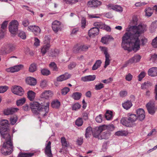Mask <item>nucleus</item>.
<instances>
[{
	"label": "nucleus",
	"instance_id": "obj_8",
	"mask_svg": "<svg viewBox=\"0 0 157 157\" xmlns=\"http://www.w3.org/2000/svg\"><path fill=\"white\" fill-rule=\"evenodd\" d=\"M95 22L94 24V27L92 28L89 30L88 32V35L90 37H93L97 35L99 32V26H96L95 25Z\"/></svg>",
	"mask_w": 157,
	"mask_h": 157
},
{
	"label": "nucleus",
	"instance_id": "obj_29",
	"mask_svg": "<svg viewBox=\"0 0 157 157\" xmlns=\"http://www.w3.org/2000/svg\"><path fill=\"white\" fill-rule=\"evenodd\" d=\"M110 135V132H109L106 130L103 131L101 134V137L102 139H107L109 138Z\"/></svg>",
	"mask_w": 157,
	"mask_h": 157
},
{
	"label": "nucleus",
	"instance_id": "obj_28",
	"mask_svg": "<svg viewBox=\"0 0 157 157\" xmlns=\"http://www.w3.org/2000/svg\"><path fill=\"white\" fill-rule=\"evenodd\" d=\"M127 117L132 124L138 119L136 114L130 113H128Z\"/></svg>",
	"mask_w": 157,
	"mask_h": 157
},
{
	"label": "nucleus",
	"instance_id": "obj_62",
	"mask_svg": "<svg viewBox=\"0 0 157 157\" xmlns=\"http://www.w3.org/2000/svg\"><path fill=\"white\" fill-rule=\"evenodd\" d=\"M76 63L75 62H72L68 65V68L70 70L72 69L76 66Z\"/></svg>",
	"mask_w": 157,
	"mask_h": 157
},
{
	"label": "nucleus",
	"instance_id": "obj_10",
	"mask_svg": "<svg viewBox=\"0 0 157 157\" xmlns=\"http://www.w3.org/2000/svg\"><path fill=\"white\" fill-rule=\"evenodd\" d=\"M102 50L104 54L105 55V60L104 67L105 68H106L110 63V60L109 59L110 56L108 52V50L106 48L102 47Z\"/></svg>",
	"mask_w": 157,
	"mask_h": 157
},
{
	"label": "nucleus",
	"instance_id": "obj_54",
	"mask_svg": "<svg viewBox=\"0 0 157 157\" xmlns=\"http://www.w3.org/2000/svg\"><path fill=\"white\" fill-rule=\"evenodd\" d=\"M81 107V105L78 103H75L72 106V109L73 110H77L80 109Z\"/></svg>",
	"mask_w": 157,
	"mask_h": 157
},
{
	"label": "nucleus",
	"instance_id": "obj_3",
	"mask_svg": "<svg viewBox=\"0 0 157 157\" xmlns=\"http://www.w3.org/2000/svg\"><path fill=\"white\" fill-rule=\"evenodd\" d=\"M7 143H3L2 147L1 150V153L5 155H10L13 151V144L8 141Z\"/></svg>",
	"mask_w": 157,
	"mask_h": 157
},
{
	"label": "nucleus",
	"instance_id": "obj_31",
	"mask_svg": "<svg viewBox=\"0 0 157 157\" xmlns=\"http://www.w3.org/2000/svg\"><path fill=\"white\" fill-rule=\"evenodd\" d=\"M152 83L148 81L145 82L141 85V88L142 90H147L149 87L151 86Z\"/></svg>",
	"mask_w": 157,
	"mask_h": 157
},
{
	"label": "nucleus",
	"instance_id": "obj_21",
	"mask_svg": "<svg viewBox=\"0 0 157 157\" xmlns=\"http://www.w3.org/2000/svg\"><path fill=\"white\" fill-rule=\"evenodd\" d=\"M114 128L115 127L113 124H109L108 125L104 124L100 126V128L101 130L103 129V131L106 130L110 132L113 131L114 130Z\"/></svg>",
	"mask_w": 157,
	"mask_h": 157
},
{
	"label": "nucleus",
	"instance_id": "obj_23",
	"mask_svg": "<svg viewBox=\"0 0 157 157\" xmlns=\"http://www.w3.org/2000/svg\"><path fill=\"white\" fill-rule=\"evenodd\" d=\"M107 6L109 10L112 9L119 12H122V8L120 6L117 5H113L112 4H109Z\"/></svg>",
	"mask_w": 157,
	"mask_h": 157
},
{
	"label": "nucleus",
	"instance_id": "obj_12",
	"mask_svg": "<svg viewBox=\"0 0 157 157\" xmlns=\"http://www.w3.org/2000/svg\"><path fill=\"white\" fill-rule=\"evenodd\" d=\"M141 57L139 55H135L132 58L130 59L128 61H127L126 62L125 65V66H126L128 64H131L133 63H137L139 61Z\"/></svg>",
	"mask_w": 157,
	"mask_h": 157
},
{
	"label": "nucleus",
	"instance_id": "obj_49",
	"mask_svg": "<svg viewBox=\"0 0 157 157\" xmlns=\"http://www.w3.org/2000/svg\"><path fill=\"white\" fill-rule=\"evenodd\" d=\"M36 70V66L35 63L32 64L29 67V71L31 72H33Z\"/></svg>",
	"mask_w": 157,
	"mask_h": 157
},
{
	"label": "nucleus",
	"instance_id": "obj_64",
	"mask_svg": "<svg viewBox=\"0 0 157 157\" xmlns=\"http://www.w3.org/2000/svg\"><path fill=\"white\" fill-rule=\"evenodd\" d=\"M8 21H5L1 25V28L2 29H4L6 28L7 25L8 24Z\"/></svg>",
	"mask_w": 157,
	"mask_h": 157
},
{
	"label": "nucleus",
	"instance_id": "obj_27",
	"mask_svg": "<svg viewBox=\"0 0 157 157\" xmlns=\"http://www.w3.org/2000/svg\"><path fill=\"white\" fill-rule=\"evenodd\" d=\"M26 81L27 83L31 86H34L36 83V79L31 77L27 78L26 79Z\"/></svg>",
	"mask_w": 157,
	"mask_h": 157
},
{
	"label": "nucleus",
	"instance_id": "obj_34",
	"mask_svg": "<svg viewBox=\"0 0 157 157\" xmlns=\"http://www.w3.org/2000/svg\"><path fill=\"white\" fill-rule=\"evenodd\" d=\"M35 93L32 90L28 91L27 93L28 98L31 101H33L35 97Z\"/></svg>",
	"mask_w": 157,
	"mask_h": 157
},
{
	"label": "nucleus",
	"instance_id": "obj_4",
	"mask_svg": "<svg viewBox=\"0 0 157 157\" xmlns=\"http://www.w3.org/2000/svg\"><path fill=\"white\" fill-rule=\"evenodd\" d=\"M19 23L16 20L11 21L9 25V29L10 33L13 34H15L18 30Z\"/></svg>",
	"mask_w": 157,
	"mask_h": 157
},
{
	"label": "nucleus",
	"instance_id": "obj_58",
	"mask_svg": "<svg viewBox=\"0 0 157 157\" xmlns=\"http://www.w3.org/2000/svg\"><path fill=\"white\" fill-rule=\"evenodd\" d=\"M8 87L6 86H0V93H3L8 89Z\"/></svg>",
	"mask_w": 157,
	"mask_h": 157
},
{
	"label": "nucleus",
	"instance_id": "obj_14",
	"mask_svg": "<svg viewBox=\"0 0 157 157\" xmlns=\"http://www.w3.org/2000/svg\"><path fill=\"white\" fill-rule=\"evenodd\" d=\"M27 30L31 31L36 35L38 34L40 32V28L37 26L30 25L28 27Z\"/></svg>",
	"mask_w": 157,
	"mask_h": 157
},
{
	"label": "nucleus",
	"instance_id": "obj_47",
	"mask_svg": "<svg viewBox=\"0 0 157 157\" xmlns=\"http://www.w3.org/2000/svg\"><path fill=\"white\" fill-rule=\"evenodd\" d=\"M41 72L44 75L47 76L51 74L50 71L47 69L44 68L41 70Z\"/></svg>",
	"mask_w": 157,
	"mask_h": 157
},
{
	"label": "nucleus",
	"instance_id": "obj_63",
	"mask_svg": "<svg viewBox=\"0 0 157 157\" xmlns=\"http://www.w3.org/2000/svg\"><path fill=\"white\" fill-rule=\"evenodd\" d=\"M157 27V23L156 22H152L151 25V29L154 30Z\"/></svg>",
	"mask_w": 157,
	"mask_h": 157
},
{
	"label": "nucleus",
	"instance_id": "obj_7",
	"mask_svg": "<svg viewBox=\"0 0 157 157\" xmlns=\"http://www.w3.org/2000/svg\"><path fill=\"white\" fill-rule=\"evenodd\" d=\"M62 27L61 23L57 20L54 21L52 23V28L55 33H57L58 31H61Z\"/></svg>",
	"mask_w": 157,
	"mask_h": 157
},
{
	"label": "nucleus",
	"instance_id": "obj_60",
	"mask_svg": "<svg viewBox=\"0 0 157 157\" xmlns=\"http://www.w3.org/2000/svg\"><path fill=\"white\" fill-rule=\"evenodd\" d=\"M29 22L28 19H24L22 22V24L25 27H26L29 25Z\"/></svg>",
	"mask_w": 157,
	"mask_h": 157
},
{
	"label": "nucleus",
	"instance_id": "obj_40",
	"mask_svg": "<svg viewBox=\"0 0 157 157\" xmlns=\"http://www.w3.org/2000/svg\"><path fill=\"white\" fill-rule=\"evenodd\" d=\"M101 60H97L94 64L92 67L93 70H95L101 66Z\"/></svg>",
	"mask_w": 157,
	"mask_h": 157
},
{
	"label": "nucleus",
	"instance_id": "obj_30",
	"mask_svg": "<svg viewBox=\"0 0 157 157\" xmlns=\"http://www.w3.org/2000/svg\"><path fill=\"white\" fill-rule=\"evenodd\" d=\"M9 47V45H6L2 47L0 49V54L3 55L10 53Z\"/></svg>",
	"mask_w": 157,
	"mask_h": 157
},
{
	"label": "nucleus",
	"instance_id": "obj_59",
	"mask_svg": "<svg viewBox=\"0 0 157 157\" xmlns=\"http://www.w3.org/2000/svg\"><path fill=\"white\" fill-rule=\"evenodd\" d=\"M102 115L100 114L98 116L95 118L96 121L98 123H101L102 121Z\"/></svg>",
	"mask_w": 157,
	"mask_h": 157
},
{
	"label": "nucleus",
	"instance_id": "obj_39",
	"mask_svg": "<svg viewBox=\"0 0 157 157\" xmlns=\"http://www.w3.org/2000/svg\"><path fill=\"white\" fill-rule=\"evenodd\" d=\"M105 117L107 120L112 119L113 117L112 112L111 111L107 110L105 114Z\"/></svg>",
	"mask_w": 157,
	"mask_h": 157
},
{
	"label": "nucleus",
	"instance_id": "obj_20",
	"mask_svg": "<svg viewBox=\"0 0 157 157\" xmlns=\"http://www.w3.org/2000/svg\"><path fill=\"white\" fill-rule=\"evenodd\" d=\"M52 95V93L51 91L45 90L40 95V97L44 99H48Z\"/></svg>",
	"mask_w": 157,
	"mask_h": 157
},
{
	"label": "nucleus",
	"instance_id": "obj_44",
	"mask_svg": "<svg viewBox=\"0 0 157 157\" xmlns=\"http://www.w3.org/2000/svg\"><path fill=\"white\" fill-rule=\"evenodd\" d=\"M49 67L52 68L53 71H58V68L57 65L54 62L51 63L49 64Z\"/></svg>",
	"mask_w": 157,
	"mask_h": 157
},
{
	"label": "nucleus",
	"instance_id": "obj_22",
	"mask_svg": "<svg viewBox=\"0 0 157 157\" xmlns=\"http://www.w3.org/2000/svg\"><path fill=\"white\" fill-rule=\"evenodd\" d=\"M95 25L96 26H99L100 29H105L107 31L110 32L111 31V29L109 26L106 25L102 22H95Z\"/></svg>",
	"mask_w": 157,
	"mask_h": 157
},
{
	"label": "nucleus",
	"instance_id": "obj_15",
	"mask_svg": "<svg viewBox=\"0 0 157 157\" xmlns=\"http://www.w3.org/2000/svg\"><path fill=\"white\" fill-rule=\"evenodd\" d=\"M18 110V109L15 108H7L4 110L3 113L6 115H11L17 112Z\"/></svg>",
	"mask_w": 157,
	"mask_h": 157
},
{
	"label": "nucleus",
	"instance_id": "obj_25",
	"mask_svg": "<svg viewBox=\"0 0 157 157\" xmlns=\"http://www.w3.org/2000/svg\"><path fill=\"white\" fill-rule=\"evenodd\" d=\"M89 5H92V6L97 8L101 4V2L98 0H92L89 1L88 2Z\"/></svg>",
	"mask_w": 157,
	"mask_h": 157
},
{
	"label": "nucleus",
	"instance_id": "obj_9",
	"mask_svg": "<svg viewBox=\"0 0 157 157\" xmlns=\"http://www.w3.org/2000/svg\"><path fill=\"white\" fill-rule=\"evenodd\" d=\"M12 92L17 95L22 96L24 94V90L20 86H14L12 89Z\"/></svg>",
	"mask_w": 157,
	"mask_h": 157
},
{
	"label": "nucleus",
	"instance_id": "obj_53",
	"mask_svg": "<svg viewBox=\"0 0 157 157\" xmlns=\"http://www.w3.org/2000/svg\"><path fill=\"white\" fill-rule=\"evenodd\" d=\"M67 4L72 5L78 2V0H63Z\"/></svg>",
	"mask_w": 157,
	"mask_h": 157
},
{
	"label": "nucleus",
	"instance_id": "obj_32",
	"mask_svg": "<svg viewBox=\"0 0 157 157\" xmlns=\"http://www.w3.org/2000/svg\"><path fill=\"white\" fill-rule=\"evenodd\" d=\"M100 128V126L97 129H96L95 130L94 132H93V135L94 137L96 138H98L99 135L103 131V129L101 130Z\"/></svg>",
	"mask_w": 157,
	"mask_h": 157
},
{
	"label": "nucleus",
	"instance_id": "obj_41",
	"mask_svg": "<svg viewBox=\"0 0 157 157\" xmlns=\"http://www.w3.org/2000/svg\"><path fill=\"white\" fill-rule=\"evenodd\" d=\"M61 142L63 148H65L68 147V144L65 137H63L61 138Z\"/></svg>",
	"mask_w": 157,
	"mask_h": 157
},
{
	"label": "nucleus",
	"instance_id": "obj_17",
	"mask_svg": "<svg viewBox=\"0 0 157 157\" xmlns=\"http://www.w3.org/2000/svg\"><path fill=\"white\" fill-rule=\"evenodd\" d=\"M51 142L49 141L46 145L45 149V153L48 157H52L51 150Z\"/></svg>",
	"mask_w": 157,
	"mask_h": 157
},
{
	"label": "nucleus",
	"instance_id": "obj_37",
	"mask_svg": "<svg viewBox=\"0 0 157 157\" xmlns=\"http://www.w3.org/2000/svg\"><path fill=\"white\" fill-rule=\"evenodd\" d=\"M50 47V45L49 44L44 45L42 48L41 49V52L42 53L43 56H44V54L46 53L47 51L49 49Z\"/></svg>",
	"mask_w": 157,
	"mask_h": 157
},
{
	"label": "nucleus",
	"instance_id": "obj_61",
	"mask_svg": "<svg viewBox=\"0 0 157 157\" xmlns=\"http://www.w3.org/2000/svg\"><path fill=\"white\" fill-rule=\"evenodd\" d=\"M151 44L154 48H157V37H156L152 40Z\"/></svg>",
	"mask_w": 157,
	"mask_h": 157
},
{
	"label": "nucleus",
	"instance_id": "obj_13",
	"mask_svg": "<svg viewBox=\"0 0 157 157\" xmlns=\"http://www.w3.org/2000/svg\"><path fill=\"white\" fill-rule=\"evenodd\" d=\"M23 67V65L19 64L18 65L14 66L13 67L7 68L6 71L7 72L13 73L18 71Z\"/></svg>",
	"mask_w": 157,
	"mask_h": 157
},
{
	"label": "nucleus",
	"instance_id": "obj_6",
	"mask_svg": "<svg viewBox=\"0 0 157 157\" xmlns=\"http://www.w3.org/2000/svg\"><path fill=\"white\" fill-rule=\"evenodd\" d=\"M148 113L151 115L154 114L156 109L155 104L153 102L150 101L146 105Z\"/></svg>",
	"mask_w": 157,
	"mask_h": 157
},
{
	"label": "nucleus",
	"instance_id": "obj_11",
	"mask_svg": "<svg viewBox=\"0 0 157 157\" xmlns=\"http://www.w3.org/2000/svg\"><path fill=\"white\" fill-rule=\"evenodd\" d=\"M136 117L137 119L140 121L143 120L145 117V111L141 108H140L136 110Z\"/></svg>",
	"mask_w": 157,
	"mask_h": 157
},
{
	"label": "nucleus",
	"instance_id": "obj_43",
	"mask_svg": "<svg viewBox=\"0 0 157 157\" xmlns=\"http://www.w3.org/2000/svg\"><path fill=\"white\" fill-rule=\"evenodd\" d=\"M145 12L146 15L147 16L149 17L151 16L153 13V10L150 7H148L145 9Z\"/></svg>",
	"mask_w": 157,
	"mask_h": 157
},
{
	"label": "nucleus",
	"instance_id": "obj_24",
	"mask_svg": "<svg viewBox=\"0 0 157 157\" xmlns=\"http://www.w3.org/2000/svg\"><path fill=\"white\" fill-rule=\"evenodd\" d=\"M148 74L151 77L157 76V67H153L150 68L148 71Z\"/></svg>",
	"mask_w": 157,
	"mask_h": 157
},
{
	"label": "nucleus",
	"instance_id": "obj_19",
	"mask_svg": "<svg viewBox=\"0 0 157 157\" xmlns=\"http://www.w3.org/2000/svg\"><path fill=\"white\" fill-rule=\"evenodd\" d=\"M71 75L68 73H65L62 75L57 78V80L59 82H62L66 80L71 78Z\"/></svg>",
	"mask_w": 157,
	"mask_h": 157
},
{
	"label": "nucleus",
	"instance_id": "obj_1",
	"mask_svg": "<svg viewBox=\"0 0 157 157\" xmlns=\"http://www.w3.org/2000/svg\"><path fill=\"white\" fill-rule=\"evenodd\" d=\"M146 30L145 25H139L137 26H131L127 28L126 33L122 37L121 47L129 52L132 50L136 52L140 49V41L139 37Z\"/></svg>",
	"mask_w": 157,
	"mask_h": 157
},
{
	"label": "nucleus",
	"instance_id": "obj_56",
	"mask_svg": "<svg viewBox=\"0 0 157 157\" xmlns=\"http://www.w3.org/2000/svg\"><path fill=\"white\" fill-rule=\"evenodd\" d=\"M81 27L82 29H84L86 25V21L85 18L83 17L81 21Z\"/></svg>",
	"mask_w": 157,
	"mask_h": 157
},
{
	"label": "nucleus",
	"instance_id": "obj_51",
	"mask_svg": "<svg viewBox=\"0 0 157 157\" xmlns=\"http://www.w3.org/2000/svg\"><path fill=\"white\" fill-rule=\"evenodd\" d=\"M146 74V73L145 71L141 72L138 76V81H141L142 79L145 76Z\"/></svg>",
	"mask_w": 157,
	"mask_h": 157
},
{
	"label": "nucleus",
	"instance_id": "obj_42",
	"mask_svg": "<svg viewBox=\"0 0 157 157\" xmlns=\"http://www.w3.org/2000/svg\"><path fill=\"white\" fill-rule=\"evenodd\" d=\"M82 96V94L79 92H75L73 94L72 97L75 100H79Z\"/></svg>",
	"mask_w": 157,
	"mask_h": 157
},
{
	"label": "nucleus",
	"instance_id": "obj_36",
	"mask_svg": "<svg viewBox=\"0 0 157 157\" xmlns=\"http://www.w3.org/2000/svg\"><path fill=\"white\" fill-rule=\"evenodd\" d=\"M51 106L53 108H58L60 105V102L56 100L53 101L51 103Z\"/></svg>",
	"mask_w": 157,
	"mask_h": 157
},
{
	"label": "nucleus",
	"instance_id": "obj_26",
	"mask_svg": "<svg viewBox=\"0 0 157 157\" xmlns=\"http://www.w3.org/2000/svg\"><path fill=\"white\" fill-rule=\"evenodd\" d=\"M95 78L96 76L95 75H90L82 77L81 80L83 82H88L94 81Z\"/></svg>",
	"mask_w": 157,
	"mask_h": 157
},
{
	"label": "nucleus",
	"instance_id": "obj_33",
	"mask_svg": "<svg viewBox=\"0 0 157 157\" xmlns=\"http://www.w3.org/2000/svg\"><path fill=\"white\" fill-rule=\"evenodd\" d=\"M123 107L126 110L129 109L132 105L131 102L130 101H127L122 104Z\"/></svg>",
	"mask_w": 157,
	"mask_h": 157
},
{
	"label": "nucleus",
	"instance_id": "obj_2",
	"mask_svg": "<svg viewBox=\"0 0 157 157\" xmlns=\"http://www.w3.org/2000/svg\"><path fill=\"white\" fill-rule=\"evenodd\" d=\"M41 104H40L36 101L31 102L30 103V108L31 109L37 108L39 111H44L45 112L43 114L44 117L46 116L49 111V103L48 102L45 104L42 103Z\"/></svg>",
	"mask_w": 157,
	"mask_h": 157
},
{
	"label": "nucleus",
	"instance_id": "obj_45",
	"mask_svg": "<svg viewBox=\"0 0 157 157\" xmlns=\"http://www.w3.org/2000/svg\"><path fill=\"white\" fill-rule=\"evenodd\" d=\"M17 120V117L16 115H14L11 117L10 119V122L11 124L14 125L16 122Z\"/></svg>",
	"mask_w": 157,
	"mask_h": 157
},
{
	"label": "nucleus",
	"instance_id": "obj_38",
	"mask_svg": "<svg viewBox=\"0 0 157 157\" xmlns=\"http://www.w3.org/2000/svg\"><path fill=\"white\" fill-rule=\"evenodd\" d=\"M93 131L92 130V128L91 127H88L86 129V133H85V137L86 138H87L90 137L92 133H93Z\"/></svg>",
	"mask_w": 157,
	"mask_h": 157
},
{
	"label": "nucleus",
	"instance_id": "obj_52",
	"mask_svg": "<svg viewBox=\"0 0 157 157\" xmlns=\"http://www.w3.org/2000/svg\"><path fill=\"white\" fill-rule=\"evenodd\" d=\"M83 121L81 118H78L76 121L75 124L78 126H80L82 125Z\"/></svg>",
	"mask_w": 157,
	"mask_h": 157
},
{
	"label": "nucleus",
	"instance_id": "obj_16",
	"mask_svg": "<svg viewBox=\"0 0 157 157\" xmlns=\"http://www.w3.org/2000/svg\"><path fill=\"white\" fill-rule=\"evenodd\" d=\"M2 137L5 139L6 142H4V143H7L8 141L11 143V144H12V141L11 140V137L10 136L9 131L6 132H3V133H0Z\"/></svg>",
	"mask_w": 157,
	"mask_h": 157
},
{
	"label": "nucleus",
	"instance_id": "obj_50",
	"mask_svg": "<svg viewBox=\"0 0 157 157\" xmlns=\"http://www.w3.org/2000/svg\"><path fill=\"white\" fill-rule=\"evenodd\" d=\"M73 51L75 53H78L82 51L81 46H79L77 45H76L74 47Z\"/></svg>",
	"mask_w": 157,
	"mask_h": 157
},
{
	"label": "nucleus",
	"instance_id": "obj_5",
	"mask_svg": "<svg viewBox=\"0 0 157 157\" xmlns=\"http://www.w3.org/2000/svg\"><path fill=\"white\" fill-rule=\"evenodd\" d=\"M8 121L7 120H3L0 122V133L5 132L9 131Z\"/></svg>",
	"mask_w": 157,
	"mask_h": 157
},
{
	"label": "nucleus",
	"instance_id": "obj_18",
	"mask_svg": "<svg viewBox=\"0 0 157 157\" xmlns=\"http://www.w3.org/2000/svg\"><path fill=\"white\" fill-rule=\"evenodd\" d=\"M121 122L123 125L126 127H132L133 126V124L132 123L128 117L122 118Z\"/></svg>",
	"mask_w": 157,
	"mask_h": 157
},
{
	"label": "nucleus",
	"instance_id": "obj_55",
	"mask_svg": "<svg viewBox=\"0 0 157 157\" xmlns=\"http://www.w3.org/2000/svg\"><path fill=\"white\" fill-rule=\"evenodd\" d=\"M70 91V89L68 87H65L61 90V93L63 95H66Z\"/></svg>",
	"mask_w": 157,
	"mask_h": 157
},
{
	"label": "nucleus",
	"instance_id": "obj_46",
	"mask_svg": "<svg viewBox=\"0 0 157 157\" xmlns=\"http://www.w3.org/2000/svg\"><path fill=\"white\" fill-rule=\"evenodd\" d=\"M26 101L25 98H21L17 100L16 102L17 105V106H20L23 105L25 102Z\"/></svg>",
	"mask_w": 157,
	"mask_h": 157
},
{
	"label": "nucleus",
	"instance_id": "obj_57",
	"mask_svg": "<svg viewBox=\"0 0 157 157\" xmlns=\"http://www.w3.org/2000/svg\"><path fill=\"white\" fill-rule=\"evenodd\" d=\"M104 87V84L102 83H100L95 86V89L97 90H99L103 88Z\"/></svg>",
	"mask_w": 157,
	"mask_h": 157
},
{
	"label": "nucleus",
	"instance_id": "obj_48",
	"mask_svg": "<svg viewBox=\"0 0 157 157\" xmlns=\"http://www.w3.org/2000/svg\"><path fill=\"white\" fill-rule=\"evenodd\" d=\"M18 36L22 39H25L26 36L25 33L22 31L19 30L18 33Z\"/></svg>",
	"mask_w": 157,
	"mask_h": 157
},
{
	"label": "nucleus",
	"instance_id": "obj_35",
	"mask_svg": "<svg viewBox=\"0 0 157 157\" xmlns=\"http://www.w3.org/2000/svg\"><path fill=\"white\" fill-rule=\"evenodd\" d=\"M128 134V132L127 131L125 130H120L116 132L115 135L118 136H126Z\"/></svg>",
	"mask_w": 157,
	"mask_h": 157
}]
</instances>
